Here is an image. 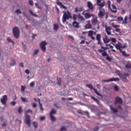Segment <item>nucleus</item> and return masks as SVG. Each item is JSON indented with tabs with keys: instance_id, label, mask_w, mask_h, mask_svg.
I'll return each instance as SVG.
<instances>
[{
	"instance_id": "nucleus-21",
	"label": "nucleus",
	"mask_w": 131,
	"mask_h": 131,
	"mask_svg": "<svg viewBox=\"0 0 131 131\" xmlns=\"http://www.w3.org/2000/svg\"><path fill=\"white\" fill-rule=\"evenodd\" d=\"M103 41L104 43H107L110 42V38H108L107 35H105V37L103 38Z\"/></svg>"
},
{
	"instance_id": "nucleus-33",
	"label": "nucleus",
	"mask_w": 131,
	"mask_h": 131,
	"mask_svg": "<svg viewBox=\"0 0 131 131\" xmlns=\"http://www.w3.org/2000/svg\"><path fill=\"white\" fill-rule=\"evenodd\" d=\"M20 99H21V100L23 101V102H27V103H28V102H29L28 99H26V98H25V97H20Z\"/></svg>"
},
{
	"instance_id": "nucleus-30",
	"label": "nucleus",
	"mask_w": 131,
	"mask_h": 131,
	"mask_svg": "<svg viewBox=\"0 0 131 131\" xmlns=\"http://www.w3.org/2000/svg\"><path fill=\"white\" fill-rule=\"evenodd\" d=\"M127 17L125 16L124 19H123L122 24V25H126L127 24Z\"/></svg>"
},
{
	"instance_id": "nucleus-29",
	"label": "nucleus",
	"mask_w": 131,
	"mask_h": 131,
	"mask_svg": "<svg viewBox=\"0 0 131 131\" xmlns=\"http://www.w3.org/2000/svg\"><path fill=\"white\" fill-rule=\"evenodd\" d=\"M91 98H92V99L93 100H94L96 102H97V103L98 105H100V101H99L98 99H97L95 97H93V96L91 97Z\"/></svg>"
},
{
	"instance_id": "nucleus-43",
	"label": "nucleus",
	"mask_w": 131,
	"mask_h": 131,
	"mask_svg": "<svg viewBox=\"0 0 131 131\" xmlns=\"http://www.w3.org/2000/svg\"><path fill=\"white\" fill-rule=\"evenodd\" d=\"M114 89H115V91L116 92H118V91H119V87H118V86H117V85H115L114 86Z\"/></svg>"
},
{
	"instance_id": "nucleus-16",
	"label": "nucleus",
	"mask_w": 131,
	"mask_h": 131,
	"mask_svg": "<svg viewBox=\"0 0 131 131\" xmlns=\"http://www.w3.org/2000/svg\"><path fill=\"white\" fill-rule=\"evenodd\" d=\"M105 32H106V33L108 35H110L112 34V33H111V31H112L111 27L105 26Z\"/></svg>"
},
{
	"instance_id": "nucleus-12",
	"label": "nucleus",
	"mask_w": 131,
	"mask_h": 131,
	"mask_svg": "<svg viewBox=\"0 0 131 131\" xmlns=\"http://www.w3.org/2000/svg\"><path fill=\"white\" fill-rule=\"evenodd\" d=\"M1 101L3 105L6 106L7 101H8V96L7 95L3 96L2 98L1 99Z\"/></svg>"
},
{
	"instance_id": "nucleus-4",
	"label": "nucleus",
	"mask_w": 131,
	"mask_h": 131,
	"mask_svg": "<svg viewBox=\"0 0 131 131\" xmlns=\"http://www.w3.org/2000/svg\"><path fill=\"white\" fill-rule=\"evenodd\" d=\"M63 13H64L62 18V21L63 23H65V22H66V21L69 19H72L71 13L70 11H64Z\"/></svg>"
},
{
	"instance_id": "nucleus-7",
	"label": "nucleus",
	"mask_w": 131,
	"mask_h": 131,
	"mask_svg": "<svg viewBox=\"0 0 131 131\" xmlns=\"http://www.w3.org/2000/svg\"><path fill=\"white\" fill-rule=\"evenodd\" d=\"M47 45V43L45 41L40 42V49H41V50L43 52H45L46 51V46Z\"/></svg>"
},
{
	"instance_id": "nucleus-47",
	"label": "nucleus",
	"mask_w": 131,
	"mask_h": 131,
	"mask_svg": "<svg viewBox=\"0 0 131 131\" xmlns=\"http://www.w3.org/2000/svg\"><path fill=\"white\" fill-rule=\"evenodd\" d=\"M18 113L21 114L22 113V107L21 106H19L18 108Z\"/></svg>"
},
{
	"instance_id": "nucleus-28",
	"label": "nucleus",
	"mask_w": 131,
	"mask_h": 131,
	"mask_svg": "<svg viewBox=\"0 0 131 131\" xmlns=\"http://www.w3.org/2000/svg\"><path fill=\"white\" fill-rule=\"evenodd\" d=\"M59 28V27L58 25L57 24H53V30L55 31H57Z\"/></svg>"
},
{
	"instance_id": "nucleus-55",
	"label": "nucleus",
	"mask_w": 131,
	"mask_h": 131,
	"mask_svg": "<svg viewBox=\"0 0 131 131\" xmlns=\"http://www.w3.org/2000/svg\"><path fill=\"white\" fill-rule=\"evenodd\" d=\"M105 46L106 47H107V46H109L110 47V49H113L114 48V47H113L112 46H111V44H106V45H105Z\"/></svg>"
},
{
	"instance_id": "nucleus-5",
	"label": "nucleus",
	"mask_w": 131,
	"mask_h": 131,
	"mask_svg": "<svg viewBox=\"0 0 131 131\" xmlns=\"http://www.w3.org/2000/svg\"><path fill=\"white\" fill-rule=\"evenodd\" d=\"M118 76L120 77L121 79H122L123 82H127L128 81L127 79V77H129V74L128 73H118Z\"/></svg>"
},
{
	"instance_id": "nucleus-48",
	"label": "nucleus",
	"mask_w": 131,
	"mask_h": 131,
	"mask_svg": "<svg viewBox=\"0 0 131 131\" xmlns=\"http://www.w3.org/2000/svg\"><path fill=\"white\" fill-rule=\"evenodd\" d=\"M15 13H17V15H18L19 14H21V12L19 11V9H17L15 10Z\"/></svg>"
},
{
	"instance_id": "nucleus-11",
	"label": "nucleus",
	"mask_w": 131,
	"mask_h": 131,
	"mask_svg": "<svg viewBox=\"0 0 131 131\" xmlns=\"http://www.w3.org/2000/svg\"><path fill=\"white\" fill-rule=\"evenodd\" d=\"M86 86L91 90H93V91H94L95 94H97L98 96H101V94H100V93L98 92V91H97L96 89L94 88L91 84H86Z\"/></svg>"
},
{
	"instance_id": "nucleus-25",
	"label": "nucleus",
	"mask_w": 131,
	"mask_h": 131,
	"mask_svg": "<svg viewBox=\"0 0 131 131\" xmlns=\"http://www.w3.org/2000/svg\"><path fill=\"white\" fill-rule=\"evenodd\" d=\"M73 27L76 28H79V23L74 21L73 22Z\"/></svg>"
},
{
	"instance_id": "nucleus-18",
	"label": "nucleus",
	"mask_w": 131,
	"mask_h": 131,
	"mask_svg": "<svg viewBox=\"0 0 131 131\" xmlns=\"http://www.w3.org/2000/svg\"><path fill=\"white\" fill-rule=\"evenodd\" d=\"M93 35H94V31L92 30L88 31V36L90 37L92 40H96V38L94 37V36H93Z\"/></svg>"
},
{
	"instance_id": "nucleus-27",
	"label": "nucleus",
	"mask_w": 131,
	"mask_h": 131,
	"mask_svg": "<svg viewBox=\"0 0 131 131\" xmlns=\"http://www.w3.org/2000/svg\"><path fill=\"white\" fill-rule=\"evenodd\" d=\"M78 19H79V22H82L85 20L84 17L81 15L78 16Z\"/></svg>"
},
{
	"instance_id": "nucleus-6",
	"label": "nucleus",
	"mask_w": 131,
	"mask_h": 131,
	"mask_svg": "<svg viewBox=\"0 0 131 131\" xmlns=\"http://www.w3.org/2000/svg\"><path fill=\"white\" fill-rule=\"evenodd\" d=\"M13 35L15 38H18L19 37V30L18 27H15L13 28Z\"/></svg>"
},
{
	"instance_id": "nucleus-45",
	"label": "nucleus",
	"mask_w": 131,
	"mask_h": 131,
	"mask_svg": "<svg viewBox=\"0 0 131 131\" xmlns=\"http://www.w3.org/2000/svg\"><path fill=\"white\" fill-rule=\"evenodd\" d=\"M7 41H8V42H11L13 44H14V41L13 40H12V39L11 38H10L9 37L7 38Z\"/></svg>"
},
{
	"instance_id": "nucleus-57",
	"label": "nucleus",
	"mask_w": 131,
	"mask_h": 131,
	"mask_svg": "<svg viewBox=\"0 0 131 131\" xmlns=\"http://www.w3.org/2000/svg\"><path fill=\"white\" fill-rule=\"evenodd\" d=\"M10 103H11L12 106H14L16 105V102L15 101H11L10 102Z\"/></svg>"
},
{
	"instance_id": "nucleus-52",
	"label": "nucleus",
	"mask_w": 131,
	"mask_h": 131,
	"mask_svg": "<svg viewBox=\"0 0 131 131\" xmlns=\"http://www.w3.org/2000/svg\"><path fill=\"white\" fill-rule=\"evenodd\" d=\"M29 5H31L32 6H33V1H32V0H29Z\"/></svg>"
},
{
	"instance_id": "nucleus-3",
	"label": "nucleus",
	"mask_w": 131,
	"mask_h": 131,
	"mask_svg": "<svg viewBox=\"0 0 131 131\" xmlns=\"http://www.w3.org/2000/svg\"><path fill=\"white\" fill-rule=\"evenodd\" d=\"M28 113H32V111L31 109L28 110L25 112V123L28 126L31 127V118L30 116L27 115Z\"/></svg>"
},
{
	"instance_id": "nucleus-23",
	"label": "nucleus",
	"mask_w": 131,
	"mask_h": 131,
	"mask_svg": "<svg viewBox=\"0 0 131 131\" xmlns=\"http://www.w3.org/2000/svg\"><path fill=\"white\" fill-rule=\"evenodd\" d=\"M94 14H91L89 13H85L84 14V17L85 19H90L91 18V17H94Z\"/></svg>"
},
{
	"instance_id": "nucleus-13",
	"label": "nucleus",
	"mask_w": 131,
	"mask_h": 131,
	"mask_svg": "<svg viewBox=\"0 0 131 131\" xmlns=\"http://www.w3.org/2000/svg\"><path fill=\"white\" fill-rule=\"evenodd\" d=\"M102 0H97V5L100 7V8H102L105 6V1H103L101 3Z\"/></svg>"
},
{
	"instance_id": "nucleus-26",
	"label": "nucleus",
	"mask_w": 131,
	"mask_h": 131,
	"mask_svg": "<svg viewBox=\"0 0 131 131\" xmlns=\"http://www.w3.org/2000/svg\"><path fill=\"white\" fill-rule=\"evenodd\" d=\"M125 69L127 70L131 69V63L129 62H127V64H126Z\"/></svg>"
},
{
	"instance_id": "nucleus-15",
	"label": "nucleus",
	"mask_w": 131,
	"mask_h": 131,
	"mask_svg": "<svg viewBox=\"0 0 131 131\" xmlns=\"http://www.w3.org/2000/svg\"><path fill=\"white\" fill-rule=\"evenodd\" d=\"M108 10H110L111 12H112V13H117V7L114 4L112 5V8H111V7H110V8H108Z\"/></svg>"
},
{
	"instance_id": "nucleus-42",
	"label": "nucleus",
	"mask_w": 131,
	"mask_h": 131,
	"mask_svg": "<svg viewBox=\"0 0 131 131\" xmlns=\"http://www.w3.org/2000/svg\"><path fill=\"white\" fill-rule=\"evenodd\" d=\"M33 125H34V128H37V122L36 121H34V122H33Z\"/></svg>"
},
{
	"instance_id": "nucleus-37",
	"label": "nucleus",
	"mask_w": 131,
	"mask_h": 131,
	"mask_svg": "<svg viewBox=\"0 0 131 131\" xmlns=\"http://www.w3.org/2000/svg\"><path fill=\"white\" fill-rule=\"evenodd\" d=\"M57 84L59 85L61 84V78H57Z\"/></svg>"
},
{
	"instance_id": "nucleus-2",
	"label": "nucleus",
	"mask_w": 131,
	"mask_h": 131,
	"mask_svg": "<svg viewBox=\"0 0 131 131\" xmlns=\"http://www.w3.org/2000/svg\"><path fill=\"white\" fill-rule=\"evenodd\" d=\"M115 47L117 50H119L120 53H122V55L123 57H129V54H127L125 51H122V49H124L127 48V44L125 43L124 45L123 46L121 43L118 42L117 44L114 45Z\"/></svg>"
},
{
	"instance_id": "nucleus-40",
	"label": "nucleus",
	"mask_w": 131,
	"mask_h": 131,
	"mask_svg": "<svg viewBox=\"0 0 131 131\" xmlns=\"http://www.w3.org/2000/svg\"><path fill=\"white\" fill-rule=\"evenodd\" d=\"M117 20L119 22H121L123 20V17L119 16L117 18Z\"/></svg>"
},
{
	"instance_id": "nucleus-53",
	"label": "nucleus",
	"mask_w": 131,
	"mask_h": 131,
	"mask_svg": "<svg viewBox=\"0 0 131 131\" xmlns=\"http://www.w3.org/2000/svg\"><path fill=\"white\" fill-rule=\"evenodd\" d=\"M26 89V86L24 85H21V91L24 92L25 90Z\"/></svg>"
},
{
	"instance_id": "nucleus-46",
	"label": "nucleus",
	"mask_w": 131,
	"mask_h": 131,
	"mask_svg": "<svg viewBox=\"0 0 131 131\" xmlns=\"http://www.w3.org/2000/svg\"><path fill=\"white\" fill-rule=\"evenodd\" d=\"M110 41H112L113 42H116V39L114 37L110 38Z\"/></svg>"
},
{
	"instance_id": "nucleus-44",
	"label": "nucleus",
	"mask_w": 131,
	"mask_h": 131,
	"mask_svg": "<svg viewBox=\"0 0 131 131\" xmlns=\"http://www.w3.org/2000/svg\"><path fill=\"white\" fill-rule=\"evenodd\" d=\"M15 64H16V61H15V60H12V63H10V65H11V66H14L15 65Z\"/></svg>"
},
{
	"instance_id": "nucleus-10",
	"label": "nucleus",
	"mask_w": 131,
	"mask_h": 131,
	"mask_svg": "<svg viewBox=\"0 0 131 131\" xmlns=\"http://www.w3.org/2000/svg\"><path fill=\"white\" fill-rule=\"evenodd\" d=\"M120 81V79L119 78H116V77H113L110 79H104L102 80L103 82H112V81Z\"/></svg>"
},
{
	"instance_id": "nucleus-20",
	"label": "nucleus",
	"mask_w": 131,
	"mask_h": 131,
	"mask_svg": "<svg viewBox=\"0 0 131 131\" xmlns=\"http://www.w3.org/2000/svg\"><path fill=\"white\" fill-rule=\"evenodd\" d=\"M56 4L57 5L60 6V7L64 9V10H67V8L65 6H64L61 2H59V0H56Z\"/></svg>"
},
{
	"instance_id": "nucleus-38",
	"label": "nucleus",
	"mask_w": 131,
	"mask_h": 131,
	"mask_svg": "<svg viewBox=\"0 0 131 131\" xmlns=\"http://www.w3.org/2000/svg\"><path fill=\"white\" fill-rule=\"evenodd\" d=\"M29 13L32 16H34V17H37V15L35 13H34L33 12L32 10H29Z\"/></svg>"
},
{
	"instance_id": "nucleus-8",
	"label": "nucleus",
	"mask_w": 131,
	"mask_h": 131,
	"mask_svg": "<svg viewBox=\"0 0 131 131\" xmlns=\"http://www.w3.org/2000/svg\"><path fill=\"white\" fill-rule=\"evenodd\" d=\"M105 15V10L104 9L100 7L99 8V12H98V17L102 18L104 17Z\"/></svg>"
},
{
	"instance_id": "nucleus-56",
	"label": "nucleus",
	"mask_w": 131,
	"mask_h": 131,
	"mask_svg": "<svg viewBox=\"0 0 131 131\" xmlns=\"http://www.w3.org/2000/svg\"><path fill=\"white\" fill-rule=\"evenodd\" d=\"M34 82H31V83H30V85L31 87H34Z\"/></svg>"
},
{
	"instance_id": "nucleus-34",
	"label": "nucleus",
	"mask_w": 131,
	"mask_h": 131,
	"mask_svg": "<svg viewBox=\"0 0 131 131\" xmlns=\"http://www.w3.org/2000/svg\"><path fill=\"white\" fill-rule=\"evenodd\" d=\"M78 15H77L76 14H74L73 15V17L72 19L73 20H74V21H76V19L78 18Z\"/></svg>"
},
{
	"instance_id": "nucleus-54",
	"label": "nucleus",
	"mask_w": 131,
	"mask_h": 131,
	"mask_svg": "<svg viewBox=\"0 0 131 131\" xmlns=\"http://www.w3.org/2000/svg\"><path fill=\"white\" fill-rule=\"evenodd\" d=\"M46 119V117L44 116H41L40 117V120L41 121H44Z\"/></svg>"
},
{
	"instance_id": "nucleus-63",
	"label": "nucleus",
	"mask_w": 131,
	"mask_h": 131,
	"mask_svg": "<svg viewBox=\"0 0 131 131\" xmlns=\"http://www.w3.org/2000/svg\"><path fill=\"white\" fill-rule=\"evenodd\" d=\"M19 66H20V67H24V65L23 62L20 63Z\"/></svg>"
},
{
	"instance_id": "nucleus-36",
	"label": "nucleus",
	"mask_w": 131,
	"mask_h": 131,
	"mask_svg": "<svg viewBox=\"0 0 131 131\" xmlns=\"http://www.w3.org/2000/svg\"><path fill=\"white\" fill-rule=\"evenodd\" d=\"M92 27L91 24H88L87 25H85V29H91Z\"/></svg>"
},
{
	"instance_id": "nucleus-31",
	"label": "nucleus",
	"mask_w": 131,
	"mask_h": 131,
	"mask_svg": "<svg viewBox=\"0 0 131 131\" xmlns=\"http://www.w3.org/2000/svg\"><path fill=\"white\" fill-rule=\"evenodd\" d=\"M105 59H106L107 61H108V62H111L112 60V58L108 56V54H107V55H105Z\"/></svg>"
},
{
	"instance_id": "nucleus-49",
	"label": "nucleus",
	"mask_w": 131,
	"mask_h": 131,
	"mask_svg": "<svg viewBox=\"0 0 131 131\" xmlns=\"http://www.w3.org/2000/svg\"><path fill=\"white\" fill-rule=\"evenodd\" d=\"M35 6L37 9H41V7L39 6L38 3H35Z\"/></svg>"
},
{
	"instance_id": "nucleus-22",
	"label": "nucleus",
	"mask_w": 131,
	"mask_h": 131,
	"mask_svg": "<svg viewBox=\"0 0 131 131\" xmlns=\"http://www.w3.org/2000/svg\"><path fill=\"white\" fill-rule=\"evenodd\" d=\"M112 26L113 28H114L116 29V30H115L116 32H117V33H120V29L119 28H118L120 27V26H118V25H115L114 24H112Z\"/></svg>"
},
{
	"instance_id": "nucleus-50",
	"label": "nucleus",
	"mask_w": 131,
	"mask_h": 131,
	"mask_svg": "<svg viewBox=\"0 0 131 131\" xmlns=\"http://www.w3.org/2000/svg\"><path fill=\"white\" fill-rule=\"evenodd\" d=\"M63 130L66 131V127L62 126L61 127V129H60V131H63Z\"/></svg>"
},
{
	"instance_id": "nucleus-1",
	"label": "nucleus",
	"mask_w": 131,
	"mask_h": 131,
	"mask_svg": "<svg viewBox=\"0 0 131 131\" xmlns=\"http://www.w3.org/2000/svg\"><path fill=\"white\" fill-rule=\"evenodd\" d=\"M101 39V34H97L96 36V39L97 40V45H100V49L98 50V52L99 53H102V57H106V56H107L106 50H108L109 48L107 47V46H106V47H104L103 43H102Z\"/></svg>"
},
{
	"instance_id": "nucleus-51",
	"label": "nucleus",
	"mask_w": 131,
	"mask_h": 131,
	"mask_svg": "<svg viewBox=\"0 0 131 131\" xmlns=\"http://www.w3.org/2000/svg\"><path fill=\"white\" fill-rule=\"evenodd\" d=\"M107 3H108V8L110 9V6L111 5V1H108Z\"/></svg>"
},
{
	"instance_id": "nucleus-39",
	"label": "nucleus",
	"mask_w": 131,
	"mask_h": 131,
	"mask_svg": "<svg viewBox=\"0 0 131 131\" xmlns=\"http://www.w3.org/2000/svg\"><path fill=\"white\" fill-rule=\"evenodd\" d=\"M50 118L52 121H54L56 120V118L53 115H50Z\"/></svg>"
},
{
	"instance_id": "nucleus-19",
	"label": "nucleus",
	"mask_w": 131,
	"mask_h": 131,
	"mask_svg": "<svg viewBox=\"0 0 131 131\" xmlns=\"http://www.w3.org/2000/svg\"><path fill=\"white\" fill-rule=\"evenodd\" d=\"M75 13H79L83 11L84 8L83 7H75Z\"/></svg>"
},
{
	"instance_id": "nucleus-24",
	"label": "nucleus",
	"mask_w": 131,
	"mask_h": 131,
	"mask_svg": "<svg viewBox=\"0 0 131 131\" xmlns=\"http://www.w3.org/2000/svg\"><path fill=\"white\" fill-rule=\"evenodd\" d=\"M110 107L111 111H112V113H117V112H118V110L116 108L113 107L112 105H110Z\"/></svg>"
},
{
	"instance_id": "nucleus-61",
	"label": "nucleus",
	"mask_w": 131,
	"mask_h": 131,
	"mask_svg": "<svg viewBox=\"0 0 131 131\" xmlns=\"http://www.w3.org/2000/svg\"><path fill=\"white\" fill-rule=\"evenodd\" d=\"M102 27H104L105 28H106V27H107V26L105 25V23L104 22L102 23Z\"/></svg>"
},
{
	"instance_id": "nucleus-32",
	"label": "nucleus",
	"mask_w": 131,
	"mask_h": 131,
	"mask_svg": "<svg viewBox=\"0 0 131 131\" xmlns=\"http://www.w3.org/2000/svg\"><path fill=\"white\" fill-rule=\"evenodd\" d=\"M38 101H39L40 109L41 111H43V106H42V104L40 103V100L39 99H38Z\"/></svg>"
},
{
	"instance_id": "nucleus-14",
	"label": "nucleus",
	"mask_w": 131,
	"mask_h": 131,
	"mask_svg": "<svg viewBox=\"0 0 131 131\" xmlns=\"http://www.w3.org/2000/svg\"><path fill=\"white\" fill-rule=\"evenodd\" d=\"M122 104V99L121 97H115V104Z\"/></svg>"
},
{
	"instance_id": "nucleus-59",
	"label": "nucleus",
	"mask_w": 131,
	"mask_h": 131,
	"mask_svg": "<svg viewBox=\"0 0 131 131\" xmlns=\"http://www.w3.org/2000/svg\"><path fill=\"white\" fill-rule=\"evenodd\" d=\"M37 36V35L36 34H33L32 36V37L33 39H34V38Z\"/></svg>"
},
{
	"instance_id": "nucleus-60",
	"label": "nucleus",
	"mask_w": 131,
	"mask_h": 131,
	"mask_svg": "<svg viewBox=\"0 0 131 131\" xmlns=\"http://www.w3.org/2000/svg\"><path fill=\"white\" fill-rule=\"evenodd\" d=\"M32 107H34V108H36L37 107L36 103H33L32 104Z\"/></svg>"
},
{
	"instance_id": "nucleus-58",
	"label": "nucleus",
	"mask_w": 131,
	"mask_h": 131,
	"mask_svg": "<svg viewBox=\"0 0 131 131\" xmlns=\"http://www.w3.org/2000/svg\"><path fill=\"white\" fill-rule=\"evenodd\" d=\"M25 73L27 74V75H29L30 73L29 70H25Z\"/></svg>"
},
{
	"instance_id": "nucleus-17",
	"label": "nucleus",
	"mask_w": 131,
	"mask_h": 131,
	"mask_svg": "<svg viewBox=\"0 0 131 131\" xmlns=\"http://www.w3.org/2000/svg\"><path fill=\"white\" fill-rule=\"evenodd\" d=\"M87 7L88 9H89L91 11H93L94 10V6L93 5L92 3L90 1H88L87 2Z\"/></svg>"
},
{
	"instance_id": "nucleus-9",
	"label": "nucleus",
	"mask_w": 131,
	"mask_h": 131,
	"mask_svg": "<svg viewBox=\"0 0 131 131\" xmlns=\"http://www.w3.org/2000/svg\"><path fill=\"white\" fill-rule=\"evenodd\" d=\"M92 24L93 26H96L97 25V29H100V26L99 25V22L98 20H97V18H94L92 20Z\"/></svg>"
},
{
	"instance_id": "nucleus-62",
	"label": "nucleus",
	"mask_w": 131,
	"mask_h": 131,
	"mask_svg": "<svg viewBox=\"0 0 131 131\" xmlns=\"http://www.w3.org/2000/svg\"><path fill=\"white\" fill-rule=\"evenodd\" d=\"M98 130H99L98 127H96L95 129H93V131H98Z\"/></svg>"
},
{
	"instance_id": "nucleus-41",
	"label": "nucleus",
	"mask_w": 131,
	"mask_h": 131,
	"mask_svg": "<svg viewBox=\"0 0 131 131\" xmlns=\"http://www.w3.org/2000/svg\"><path fill=\"white\" fill-rule=\"evenodd\" d=\"M38 52H39V50L38 49L35 50L34 51V53L33 54V55L34 56L36 55L38 53Z\"/></svg>"
},
{
	"instance_id": "nucleus-64",
	"label": "nucleus",
	"mask_w": 131,
	"mask_h": 131,
	"mask_svg": "<svg viewBox=\"0 0 131 131\" xmlns=\"http://www.w3.org/2000/svg\"><path fill=\"white\" fill-rule=\"evenodd\" d=\"M85 113L86 114L87 116L88 117V118L90 117V114L89 113V112H85Z\"/></svg>"
},
{
	"instance_id": "nucleus-35",
	"label": "nucleus",
	"mask_w": 131,
	"mask_h": 131,
	"mask_svg": "<svg viewBox=\"0 0 131 131\" xmlns=\"http://www.w3.org/2000/svg\"><path fill=\"white\" fill-rule=\"evenodd\" d=\"M56 111L54 109H52L51 112H50V115H53V114H56Z\"/></svg>"
}]
</instances>
